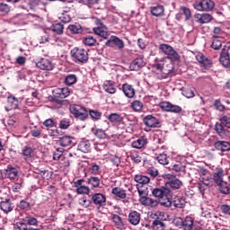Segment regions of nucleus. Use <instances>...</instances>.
I'll return each instance as SVG.
<instances>
[{"instance_id":"obj_59","label":"nucleus","mask_w":230,"mask_h":230,"mask_svg":"<svg viewBox=\"0 0 230 230\" xmlns=\"http://www.w3.org/2000/svg\"><path fill=\"white\" fill-rule=\"evenodd\" d=\"M59 94L61 98H67L71 94V90L69 88H62Z\"/></svg>"},{"instance_id":"obj_19","label":"nucleus","mask_w":230,"mask_h":230,"mask_svg":"<svg viewBox=\"0 0 230 230\" xmlns=\"http://www.w3.org/2000/svg\"><path fill=\"white\" fill-rule=\"evenodd\" d=\"M153 230H164L166 229V224L161 220V218L156 217L152 224Z\"/></svg>"},{"instance_id":"obj_45","label":"nucleus","mask_w":230,"mask_h":230,"mask_svg":"<svg viewBox=\"0 0 230 230\" xmlns=\"http://www.w3.org/2000/svg\"><path fill=\"white\" fill-rule=\"evenodd\" d=\"M68 30L74 33V34H78V33H82L83 30H82V25L77 24V25H69L68 26Z\"/></svg>"},{"instance_id":"obj_13","label":"nucleus","mask_w":230,"mask_h":230,"mask_svg":"<svg viewBox=\"0 0 230 230\" xmlns=\"http://www.w3.org/2000/svg\"><path fill=\"white\" fill-rule=\"evenodd\" d=\"M36 66L37 67H40V69H43L45 71H51V69H53V65L51 64V61L47 58H41L36 63Z\"/></svg>"},{"instance_id":"obj_27","label":"nucleus","mask_w":230,"mask_h":230,"mask_svg":"<svg viewBox=\"0 0 230 230\" xmlns=\"http://www.w3.org/2000/svg\"><path fill=\"white\" fill-rule=\"evenodd\" d=\"M112 221L114 222L117 229L123 230L125 229V223H123V219L119 215L112 216Z\"/></svg>"},{"instance_id":"obj_50","label":"nucleus","mask_w":230,"mask_h":230,"mask_svg":"<svg viewBox=\"0 0 230 230\" xmlns=\"http://www.w3.org/2000/svg\"><path fill=\"white\" fill-rule=\"evenodd\" d=\"M88 184H91L93 188H98L100 186V178L91 177L88 179Z\"/></svg>"},{"instance_id":"obj_42","label":"nucleus","mask_w":230,"mask_h":230,"mask_svg":"<svg viewBox=\"0 0 230 230\" xmlns=\"http://www.w3.org/2000/svg\"><path fill=\"white\" fill-rule=\"evenodd\" d=\"M113 46H116L118 49H123L125 48V42L119 37L113 36Z\"/></svg>"},{"instance_id":"obj_61","label":"nucleus","mask_w":230,"mask_h":230,"mask_svg":"<svg viewBox=\"0 0 230 230\" xmlns=\"http://www.w3.org/2000/svg\"><path fill=\"white\" fill-rule=\"evenodd\" d=\"M19 208L20 209H24L25 211H28V209H30V202L26 200H21Z\"/></svg>"},{"instance_id":"obj_29","label":"nucleus","mask_w":230,"mask_h":230,"mask_svg":"<svg viewBox=\"0 0 230 230\" xmlns=\"http://www.w3.org/2000/svg\"><path fill=\"white\" fill-rule=\"evenodd\" d=\"M7 103L10 109H17L19 107V100L13 95H9L7 98Z\"/></svg>"},{"instance_id":"obj_48","label":"nucleus","mask_w":230,"mask_h":230,"mask_svg":"<svg viewBox=\"0 0 230 230\" xmlns=\"http://www.w3.org/2000/svg\"><path fill=\"white\" fill-rule=\"evenodd\" d=\"M65 83L66 84V85H73L76 84V75H67L65 79Z\"/></svg>"},{"instance_id":"obj_1","label":"nucleus","mask_w":230,"mask_h":230,"mask_svg":"<svg viewBox=\"0 0 230 230\" xmlns=\"http://www.w3.org/2000/svg\"><path fill=\"white\" fill-rule=\"evenodd\" d=\"M159 49L162 51V53H164V55L167 57L171 62H179L181 60V55H179V52L176 51L173 47L170 46L169 44H160Z\"/></svg>"},{"instance_id":"obj_57","label":"nucleus","mask_w":230,"mask_h":230,"mask_svg":"<svg viewBox=\"0 0 230 230\" xmlns=\"http://www.w3.org/2000/svg\"><path fill=\"white\" fill-rule=\"evenodd\" d=\"M43 125L44 127L52 128V127H57V122H55L53 119H49L43 122Z\"/></svg>"},{"instance_id":"obj_53","label":"nucleus","mask_w":230,"mask_h":230,"mask_svg":"<svg viewBox=\"0 0 230 230\" xmlns=\"http://www.w3.org/2000/svg\"><path fill=\"white\" fill-rule=\"evenodd\" d=\"M94 136L99 139H105V137H107V133H105V130L99 128L95 130Z\"/></svg>"},{"instance_id":"obj_21","label":"nucleus","mask_w":230,"mask_h":230,"mask_svg":"<svg viewBox=\"0 0 230 230\" xmlns=\"http://www.w3.org/2000/svg\"><path fill=\"white\" fill-rule=\"evenodd\" d=\"M213 179L217 185L222 184V182H224V170L217 169L213 175Z\"/></svg>"},{"instance_id":"obj_37","label":"nucleus","mask_w":230,"mask_h":230,"mask_svg":"<svg viewBox=\"0 0 230 230\" xmlns=\"http://www.w3.org/2000/svg\"><path fill=\"white\" fill-rule=\"evenodd\" d=\"M103 89L106 93H109V94H114L116 93V88L114 87L113 84H111V82L106 81L103 84Z\"/></svg>"},{"instance_id":"obj_6","label":"nucleus","mask_w":230,"mask_h":230,"mask_svg":"<svg viewBox=\"0 0 230 230\" xmlns=\"http://www.w3.org/2000/svg\"><path fill=\"white\" fill-rule=\"evenodd\" d=\"M160 107L163 111H165V112H174V114H181V112H182V108L181 106L173 105L168 102L160 103Z\"/></svg>"},{"instance_id":"obj_12","label":"nucleus","mask_w":230,"mask_h":230,"mask_svg":"<svg viewBox=\"0 0 230 230\" xmlns=\"http://www.w3.org/2000/svg\"><path fill=\"white\" fill-rule=\"evenodd\" d=\"M13 203H12V199H5L4 200L0 202V208L2 209V211H4V213H10L12 211H13Z\"/></svg>"},{"instance_id":"obj_43","label":"nucleus","mask_w":230,"mask_h":230,"mask_svg":"<svg viewBox=\"0 0 230 230\" xmlns=\"http://www.w3.org/2000/svg\"><path fill=\"white\" fill-rule=\"evenodd\" d=\"M215 130L217 132L218 136L224 137L226 136V131L224 130V124L222 123H216Z\"/></svg>"},{"instance_id":"obj_46","label":"nucleus","mask_w":230,"mask_h":230,"mask_svg":"<svg viewBox=\"0 0 230 230\" xmlns=\"http://www.w3.org/2000/svg\"><path fill=\"white\" fill-rule=\"evenodd\" d=\"M131 107H132L133 111H135V112H139V111H141V109H143V102H141V101H134L131 103Z\"/></svg>"},{"instance_id":"obj_54","label":"nucleus","mask_w":230,"mask_h":230,"mask_svg":"<svg viewBox=\"0 0 230 230\" xmlns=\"http://www.w3.org/2000/svg\"><path fill=\"white\" fill-rule=\"evenodd\" d=\"M70 125L71 124H70L69 120L63 119L59 122V128H61L62 130H67V128H69Z\"/></svg>"},{"instance_id":"obj_10","label":"nucleus","mask_w":230,"mask_h":230,"mask_svg":"<svg viewBox=\"0 0 230 230\" xmlns=\"http://www.w3.org/2000/svg\"><path fill=\"white\" fill-rule=\"evenodd\" d=\"M92 200L93 204H95V206H99V208H102V206H105V202H107V198L102 193H95L92 196Z\"/></svg>"},{"instance_id":"obj_56","label":"nucleus","mask_w":230,"mask_h":230,"mask_svg":"<svg viewBox=\"0 0 230 230\" xmlns=\"http://www.w3.org/2000/svg\"><path fill=\"white\" fill-rule=\"evenodd\" d=\"M220 121H221L222 125H224L227 128H230V117L229 116H227V115L223 116L220 119Z\"/></svg>"},{"instance_id":"obj_34","label":"nucleus","mask_w":230,"mask_h":230,"mask_svg":"<svg viewBox=\"0 0 230 230\" xmlns=\"http://www.w3.org/2000/svg\"><path fill=\"white\" fill-rule=\"evenodd\" d=\"M22 155H23L25 161L31 159V157H33V148H31L30 146H25L22 150Z\"/></svg>"},{"instance_id":"obj_55","label":"nucleus","mask_w":230,"mask_h":230,"mask_svg":"<svg viewBox=\"0 0 230 230\" xmlns=\"http://www.w3.org/2000/svg\"><path fill=\"white\" fill-rule=\"evenodd\" d=\"M24 222H26L28 226H37V224H39L37 218L31 217H26Z\"/></svg>"},{"instance_id":"obj_14","label":"nucleus","mask_w":230,"mask_h":230,"mask_svg":"<svg viewBox=\"0 0 230 230\" xmlns=\"http://www.w3.org/2000/svg\"><path fill=\"white\" fill-rule=\"evenodd\" d=\"M93 33L95 35H98L99 37H102V39H109V29H107V26L103 25L102 27H95L93 29Z\"/></svg>"},{"instance_id":"obj_47","label":"nucleus","mask_w":230,"mask_h":230,"mask_svg":"<svg viewBox=\"0 0 230 230\" xmlns=\"http://www.w3.org/2000/svg\"><path fill=\"white\" fill-rule=\"evenodd\" d=\"M222 48V40H218V38H214L211 44V49L218 50Z\"/></svg>"},{"instance_id":"obj_11","label":"nucleus","mask_w":230,"mask_h":230,"mask_svg":"<svg viewBox=\"0 0 230 230\" xmlns=\"http://www.w3.org/2000/svg\"><path fill=\"white\" fill-rule=\"evenodd\" d=\"M214 147L218 152H229L230 150V142L218 140L214 143Z\"/></svg>"},{"instance_id":"obj_28","label":"nucleus","mask_w":230,"mask_h":230,"mask_svg":"<svg viewBox=\"0 0 230 230\" xmlns=\"http://www.w3.org/2000/svg\"><path fill=\"white\" fill-rule=\"evenodd\" d=\"M151 13L155 17H161L164 15V7L163 5H157V6L152 7Z\"/></svg>"},{"instance_id":"obj_64","label":"nucleus","mask_w":230,"mask_h":230,"mask_svg":"<svg viewBox=\"0 0 230 230\" xmlns=\"http://www.w3.org/2000/svg\"><path fill=\"white\" fill-rule=\"evenodd\" d=\"M221 211H222V213H224V215L230 216V206L229 205H222Z\"/></svg>"},{"instance_id":"obj_38","label":"nucleus","mask_w":230,"mask_h":230,"mask_svg":"<svg viewBox=\"0 0 230 230\" xmlns=\"http://www.w3.org/2000/svg\"><path fill=\"white\" fill-rule=\"evenodd\" d=\"M51 30H52V31H54V33H57V35H62V33H64V24L54 23L51 26Z\"/></svg>"},{"instance_id":"obj_18","label":"nucleus","mask_w":230,"mask_h":230,"mask_svg":"<svg viewBox=\"0 0 230 230\" xmlns=\"http://www.w3.org/2000/svg\"><path fill=\"white\" fill-rule=\"evenodd\" d=\"M171 208H178L179 209H182L184 206H186V200L182 198H176L174 200L170 202Z\"/></svg>"},{"instance_id":"obj_39","label":"nucleus","mask_w":230,"mask_h":230,"mask_svg":"<svg viewBox=\"0 0 230 230\" xmlns=\"http://www.w3.org/2000/svg\"><path fill=\"white\" fill-rule=\"evenodd\" d=\"M155 68L157 69V71L162 72V75L159 76L160 79L168 78V75H170V70H164L163 65L161 64H156Z\"/></svg>"},{"instance_id":"obj_32","label":"nucleus","mask_w":230,"mask_h":230,"mask_svg":"<svg viewBox=\"0 0 230 230\" xmlns=\"http://www.w3.org/2000/svg\"><path fill=\"white\" fill-rule=\"evenodd\" d=\"M182 227H184V229L186 230H195V228L193 227V218H191V217H187L183 220Z\"/></svg>"},{"instance_id":"obj_58","label":"nucleus","mask_w":230,"mask_h":230,"mask_svg":"<svg viewBox=\"0 0 230 230\" xmlns=\"http://www.w3.org/2000/svg\"><path fill=\"white\" fill-rule=\"evenodd\" d=\"M201 182H203L204 186H213V181L209 176L201 177Z\"/></svg>"},{"instance_id":"obj_4","label":"nucleus","mask_w":230,"mask_h":230,"mask_svg":"<svg viewBox=\"0 0 230 230\" xmlns=\"http://www.w3.org/2000/svg\"><path fill=\"white\" fill-rule=\"evenodd\" d=\"M193 8L198 12H211L215 8L213 0H201L193 4Z\"/></svg>"},{"instance_id":"obj_26","label":"nucleus","mask_w":230,"mask_h":230,"mask_svg":"<svg viewBox=\"0 0 230 230\" xmlns=\"http://www.w3.org/2000/svg\"><path fill=\"white\" fill-rule=\"evenodd\" d=\"M44 0H30L29 6L31 10H39V8H43Z\"/></svg>"},{"instance_id":"obj_2","label":"nucleus","mask_w":230,"mask_h":230,"mask_svg":"<svg viewBox=\"0 0 230 230\" xmlns=\"http://www.w3.org/2000/svg\"><path fill=\"white\" fill-rule=\"evenodd\" d=\"M71 56L81 64H85L89 60V52L84 48H74L71 50Z\"/></svg>"},{"instance_id":"obj_7","label":"nucleus","mask_w":230,"mask_h":230,"mask_svg":"<svg viewBox=\"0 0 230 230\" xmlns=\"http://www.w3.org/2000/svg\"><path fill=\"white\" fill-rule=\"evenodd\" d=\"M194 19L198 24H208L213 21V16L209 13H196Z\"/></svg>"},{"instance_id":"obj_5","label":"nucleus","mask_w":230,"mask_h":230,"mask_svg":"<svg viewBox=\"0 0 230 230\" xmlns=\"http://www.w3.org/2000/svg\"><path fill=\"white\" fill-rule=\"evenodd\" d=\"M144 125L147 127L146 132H150V128H159L161 127V122L155 117L152 115H147L143 119Z\"/></svg>"},{"instance_id":"obj_52","label":"nucleus","mask_w":230,"mask_h":230,"mask_svg":"<svg viewBox=\"0 0 230 230\" xmlns=\"http://www.w3.org/2000/svg\"><path fill=\"white\" fill-rule=\"evenodd\" d=\"M90 191H91V190H89V187H87V186H80V187L76 188V192L79 195H82V194L89 195Z\"/></svg>"},{"instance_id":"obj_35","label":"nucleus","mask_w":230,"mask_h":230,"mask_svg":"<svg viewBox=\"0 0 230 230\" xmlns=\"http://www.w3.org/2000/svg\"><path fill=\"white\" fill-rule=\"evenodd\" d=\"M113 195H116V197H119V199H127V192H125V190L119 189L118 187H115L112 189Z\"/></svg>"},{"instance_id":"obj_41","label":"nucleus","mask_w":230,"mask_h":230,"mask_svg":"<svg viewBox=\"0 0 230 230\" xmlns=\"http://www.w3.org/2000/svg\"><path fill=\"white\" fill-rule=\"evenodd\" d=\"M180 11L184 15L185 21H190L191 19V10L186 6H181Z\"/></svg>"},{"instance_id":"obj_3","label":"nucleus","mask_w":230,"mask_h":230,"mask_svg":"<svg viewBox=\"0 0 230 230\" xmlns=\"http://www.w3.org/2000/svg\"><path fill=\"white\" fill-rule=\"evenodd\" d=\"M69 111L71 114L75 116L77 119H81L82 121H84V119H87L89 116V112H87V110L82 107L81 105L73 104L70 106Z\"/></svg>"},{"instance_id":"obj_30","label":"nucleus","mask_w":230,"mask_h":230,"mask_svg":"<svg viewBox=\"0 0 230 230\" xmlns=\"http://www.w3.org/2000/svg\"><path fill=\"white\" fill-rule=\"evenodd\" d=\"M108 119L111 123H121V121H123V117L118 113H111L109 115Z\"/></svg>"},{"instance_id":"obj_16","label":"nucleus","mask_w":230,"mask_h":230,"mask_svg":"<svg viewBox=\"0 0 230 230\" xmlns=\"http://www.w3.org/2000/svg\"><path fill=\"white\" fill-rule=\"evenodd\" d=\"M128 222L132 224V226H137L139 222H141V214L137 211H131L128 214Z\"/></svg>"},{"instance_id":"obj_36","label":"nucleus","mask_w":230,"mask_h":230,"mask_svg":"<svg viewBox=\"0 0 230 230\" xmlns=\"http://www.w3.org/2000/svg\"><path fill=\"white\" fill-rule=\"evenodd\" d=\"M71 143H73V137H69V136H65L63 137L59 138V145L60 146H69V145H71Z\"/></svg>"},{"instance_id":"obj_40","label":"nucleus","mask_w":230,"mask_h":230,"mask_svg":"<svg viewBox=\"0 0 230 230\" xmlns=\"http://www.w3.org/2000/svg\"><path fill=\"white\" fill-rule=\"evenodd\" d=\"M182 94L185 98H193L195 96V89L193 87L183 88Z\"/></svg>"},{"instance_id":"obj_24","label":"nucleus","mask_w":230,"mask_h":230,"mask_svg":"<svg viewBox=\"0 0 230 230\" xmlns=\"http://www.w3.org/2000/svg\"><path fill=\"white\" fill-rule=\"evenodd\" d=\"M18 173H19V171H17V169L12 165H8L7 169L5 170V175L6 177H8V179H15Z\"/></svg>"},{"instance_id":"obj_22","label":"nucleus","mask_w":230,"mask_h":230,"mask_svg":"<svg viewBox=\"0 0 230 230\" xmlns=\"http://www.w3.org/2000/svg\"><path fill=\"white\" fill-rule=\"evenodd\" d=\"M146 143H148V140L145 137H140L135 141L132 142L131 146L133 148H137V150H140V148H143V146H145V145H146Z\"/></svg>"},{"instance_id":"obj_8","label":"nucleus","mask_w":230,"mask_h":230,"mask_svg":"<svg viewBox=\"0 0 230 230\" xmlns=\"http://www.w3.org/2000/svg\"><path fill=\"white\" fill-rule=\"evenodd\" d=\"M152 194L156 199H163V197H168L170 195V189L166 187L155 188L153 190Z\"/></svg>"},{"instance_id":"obj_9","label":"nucleus","mask_w":230,"mask_h":230,"mask_svg":"<svg viewBox=\"0 0 230 230\" xmlns=\"http://www.w3.org/2000/svg\"><path fill=\"white\" fill-rule=\"evenodd\" d=\"M145 66V58L143 56H139L135 60L132 61V63L129 66V68L131 71H139L141 67H144Z\"/></svg>"},{"instance_id":"obj_49","label":"nucleus","mask_w":230,"mask_h":230,"mask_svg":"<svg viewBox=\"0 0 230 230\" xmlns=\"http://www.w3.org/2000/svg\"><path fill=\"white\" fill-rule=\"evenodd\" d=\"M89 115L93 119L98 120L101 119L102 118V112L98 111L97 110H90L89 111Z\"/></svg>"},{"instance_id":"obj_33","label":"nucleus","mask_w":230,"mask_h":230,"mask_svg":"<svg viewBox=\"0 0 230 230\" xmlns=\"http://www.w3.org/2000/svg\"><path fill=\"white\" fill-rule=\"evenodd\" d=\"M196 59L198 60V62H199V64H203L205 67H208L209 66H211V61L205 58L203 54H198L196 56Z\"/></svg>"},{"instance_id":"obj_60","label":"nucleus","mask_w":230,"mask_h":230,"mask_svg":"<svg viewBox=\"0 0 230 230\" xmlns=\"http://www.w3.org/2000/svg\"><path fill=\"white\" fill-rule=\"evenodd\" d=\"M219 191H221V193H223L224 195H229L230 188L221 183L219 185Z\"/></svg>"},{"instance_id":"obj_23","label":"nucleus","mask_w":230,"mask_h":230,"mask_svg":"<svg viewBox=\"0 0 230 230\" xmlns=\"http://www.w3.org/2000/svg\"><path fill=\"white\" fill-rule=\"evenodd\" d=\"M141 204L143 206H150L151 208H157L159 201L151 198H142Z\"/></svg>"},{"instance_id":"obj_17","label":"nucleus","mask_w":230,"mask_h":230,"mask_svg":"<svg viewBox=\"0 0 230 230\" xmlns=\"http://www.w3.org/2000/svg\"><path fill=\"white\" fill-rule=\"evenodd\" d=\"M181 186H182V181L177 178L172 179L165 182V188L168 190H170V188H172V190H179Z\"/></svg>"},{"instance_id":"obj_31","label":"nucleus","mask_w":230,"mask_h":230,"mask_svg":"<svg viewBox=\"0 0 230 230\" xmlns=\"http://www.w3.org/2000/svg\"><path fill=\"white\" fill-rule=\"evenodd\" d=\"M83 42L85 46H96L98 43V40L91 35H88L83 39Z\"/></svg>"},{"instance_id":"obj_25","label":"nucleus","mask_w":230,"mask_h":230,"mask_svg":"<svg viewBox=\"0 0 230 230\" xmlns=\"http://www.w3.org/2000/svg\"><path fill=\"white\" fill-rule=\"evenodd\" d=\"M78 150L84 154H88V152H91V143L88 140L81 141L78 145Z\"/></svg>"},{"instance_id":"obj_15","label":"nucleus","mask_w":230,"mask_h":230,"mask_svg":"<svg viewBox=\"0 0 230 230\" xmlns=\"http://www.w3.org/2000/svg\"><path fill=\"white\" fill-rule=\"evenodd\" d=\"M122 91H123L125 96H127V98H134V96H136V90L129 84H127V83L124 84L122 85Z\"/></svg>"},{"instance_id":"obj_44","label":"nucleus","mask_w":230,"mask_h":230,"mask_svg":"<svg viewBox=\"0 0 230 230\" xmlns=\"http://www.w3.org/2000/svg\"><path fill=\"white\" fill-rule=\"evenodd\" d=\"M156 160L160 164H163L164 166L168 164V156L166 154H160L157 157Z\"/></svg>"},{"instance_id":"obj_20","label":"nucleus","mask_w":230,"mask_h":230,"mask_svg":"<svg viewBox=\"0 0 230 230\" xmlns=\"http://www.w3.org/2000/svg\"><path fill=\"white\" fill-rule=\"evenodd\" d=\"M134 181L135 182H137V184H142V186H144L145 184H148L150 182V178L143 174H136Z\"/></svg>"},{"instance_id":"obj_62","label":"nucleus","mask_w":230,"mask_h":230,"mask_svg":"<svg viewBox=\"0 0 230 230\" xmlns=\"http://www.w3.org/2000/svg\"><path fill=\"white\" fill-rule=\"evenodd\" d=\"M0 12L2 13H8L10 12V6L4 3H0Z\"/></svg>"},{"instance_id":"obj_63","label":"nucleus","mask_w":230,"mask_h":230,"mask_svg":"<svg viewBox=\"0 0 230 230\" xmlns=\"http://www.w3.org/2000/svg\"><path fill=\"white\" fill-rule=\"evenodd\" d=\"M59 19L61 20V22H64L65 24H66V22H71V16L67 13L61 14Z\"/></svg>"},{"instance_id":"obj_51","label":"nucleus","mask_w":230,"mask_h":230,"mask_svg":"<svg viewBox=\"0 0 230 230\" xmlns=\"http://www.w3.org/2000/svg\"><path fill=\"white\" fill-rule=\"evenodd\" d=\"M63 154H64V148H62V147L57 148L53 154L54 161H58V159H60V157H62Z\"/></svg>"}]
</instances>
